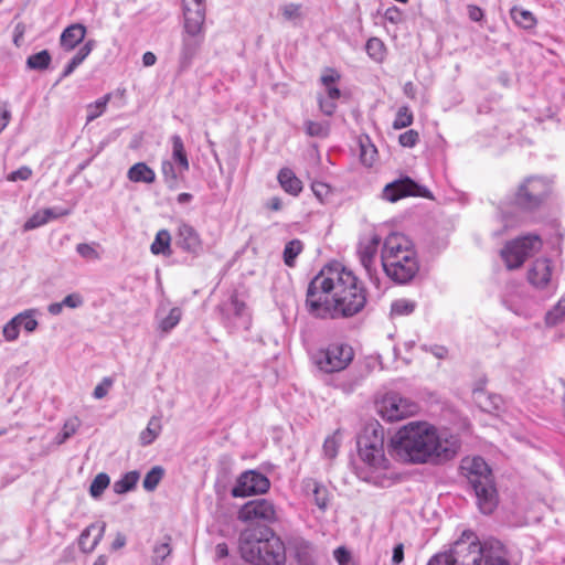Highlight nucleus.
Returning a JSON list of instances; mask_svg holds the SVG:
<instances>
[{
    "mask_svg": "<svg viewBox=\"0 0 565 565\" xmlns=\"http://www.w3.org/2000/svg\"><path fill=\"white\" fill-rule=\"evenodd\" d=\"M404 561V545L402 543L397 544L393 548L392 562L391 565H401Z\"/></svg>",
    "mask_w": 565,
    "mask_h": 565,
    "instance_id": "774afa93",
    "label": "nucleus"
},
{
    "mask_svg": "<svg viewBox=\"0 0 565 565\" xmlns=\"http://www.w3.org/2000/svg\"><path fill=\"white\" fill-rule=\"evenodd\" d=\"M512 20L523 29H532L536 24V19L534 14L525 9L514 7L511 10Z\"/></svg>",
    "mask_w": 565,
    "mask_h": 565,
    "instance_id": "7c9ffc66",
    "label": "nucleus"
},
{
    "mask_svg": "<svg viewBox=\"0 0 565 565\" xmlns=\"http://www.w3.org/2000/svg\"><path fill=\"white\" fill-rule=\"evenodd\" d=\"M353 349L344 343H332L312 355L313 363L326 373L344 370L353 360Z\"/></svg>",
    "mask_w": 565,
    "mask_h": 565,
    "instance_id": "9d476101",
    "label": "nucleus"
},
{
    "mask_svg": "<svg viewBox=\"0 0 565 565\" xmlns=\"http://www.w3.org/2000/svg\"><path fill=\"white\" fill-rule=\"evenodd\" d=\"M109 99L110 94H106L105 96L97 99L95 103H92L87 106V122L98 118L105 111Z\"/></svg>",
    "mask_w": 565,
    "mask_h": 565,
    "instance_id": "ea45409f",
    "label": "nucleus"
},
{
    "mask_svg": "<svg viewBox=\"0 0 565 565\" xmlns=\"http://www.w3.org/2000/svg\"><path fill=\"white\" fill-rule=\"evenodd\" d=\"M239 551L253 565H280L286 559L284 543L267 525L244 530L239 535Z\"/></svg>",
    "mask_w": 565,
    "mask_h": 565,
    "instance_id": "39448f33",
    "label": "nucleus"
},
{
    "mask_svg": "<svg viewBox=\"0 0 565 565\" xmlns=\"http://www.w3.org/2000/svg\"><path fill=\"white\" fill-rule=\"evenodd\" d=\"M170 242H171V236H170L169 231L160 230L157 233L154 241L152 242V244L150 246L151 253L154 255L170 254Z\"/></svg>",
    "mask_w": 565,
    "mask_h": 565,
    "instance_id": "c756f323",
    "label": "nucleus"
},
{
    "mask_svg": "<svg viewBox=\"0 0 565 565\" xmlns=\"http://www.w3.org/2000/svg\"><path fill=\"white\" fill-rule=\"evenodd\" d=\"M333 556L339 565H348L351 559L350 552L343 546L335 548Z\"/></svg>",
    "mask_w": 565,
    "mask_h": 565,
    "instance_id": "e2e57ef3",
    "label": "nucleus"
},
{
    "mask_svg": "<svg viewBox=\"0 0 565 565\" xmlns=\"http://www.w3.org/2000/svg\"><path fill=\"white\" fill-rule=\"evenodd\" d=\"M302 249H303V244L300 239L296 238V239L288 242L286 244V246L284 248V253H282L284 263L288 267H294L296 258L302 252Z\"/></svg>",
    "mask_w": 565,
    "mask_h": 565,
    "instance_id": "72a5a7b5",
    "label": "nucleus"
},
{
    "mask_svg": "<svg viewBox=\"0 0 565 565\" xmlns=\"http://www.w3.org/2000/svg\"><path fill=\"white\" fill-rule=\"evenodd\" d=\"M340 79V75L334 70L329 68L326 74H323L320 78L321 84L324 87H329L333 85L337 81Z\"/></svg>",
    "mask_w": 565,
    "mask_h": 565,
    "instance_id": "69168bd1",
    "label": "nucleus"
},
{
    "mask_svg": "<svg viewBox=\"0 0 565 565\" xmlns=\"http://www.w3.org/2000/svg\"><path fill=\"white\" fill-rule=\"evenodd\" d=\"M127 177L132 182L153 183L156 180L154 171L145 162H137L130 167Z\"/></svg>",
    "mask_w": 565,
    "mask_h": 565,
    "instance_id": "b1692460",
    "label": "nucleus"
},
{
    "mask_svg": "<svg viewBox=\"0 0 565 565\" xmlns=\"http://www.w3.org/2000/svg\"><path fill=\"white\" fill-rule=\"evenodd\" d=\"M110 483V478L107 473H98L90 483L89 493L93 498H99Z\"/></svg>",
    "mask_w": 565,
    "mask_h": 565,
    "instance_id": "58836bf2",
    "label": "nucleus"
},
{
    "mask_svg": "<svg viewBox=\"0 0 565 565\" xmlns=\"http://www.w3.org/2000/svg\"><path fill=\"white\" fill-rule=\"evenodd\" d=\"M356 445L362 463L356 467L358 477L369 483L383 487L384 471L390 466L384 452V428L379 423L367 425L358 437Z\"/></svg>",
    "mask_w": 565,
    "mask_h": 565,
    "instance_id": "20e7f679",
    "label": "nucleus"
},
{
    "mask_svg": "<svg viewBox=\"0 0 565 565\" xmlns=\"http://www.w3.org/2000/svg\"><path fill=\"white\" fill-rule=\"evenodd\" d=\"M427 565H511L505 546L497 539L480 541L471 530H465L449 551L434 555Z\"/></svg>",
    "mask_w": 565,
    "mask_h": 565,
    "instance_id": "7ed1b4c3",
    "label": "nucleus"
},
{
    "mask_svg": "<svg viewBox=\"0 0 565 565\" xmlns=\"http://www.w3.org/2000/svg\"><path fill=\"white\" fill-rule=\"evenodd\" d=\"M20 316H14L11 320H9L2 330L3 338L6 341L12 342L19 338L20 327L18 324Z\"/></svg>",
    "mask_w": 565,
    "mask_h": 565,
    "instance_id": "49530a36",
    "label": "nucleus"
},
{
    "mask_svg": "<svg viewBox=\"0 0 565 565\" xmlns=\"http://www.w3.org/2000/svg\"><path fill=\"white\" fill-rule=\"evenodd\" d=\"M181 317V309L178 307H173L172 309H170L168 316L160 320L159 328L167 333L171 331L180 322Z\"/></svg>",
    "mask_w": 565,
    "mask_h": 565,
    "instance_id": "a19ab883",
    "label": "nucleus"
},
{
    "mask_svg": "<svg viewBox=\"0 0 565 565\" xmlns=\"http://www.w3.org/2000/svg\"><path fill=\"white\" fill-rule=\"evenodd\" d=\"M204 21L200 12H195L194 17L184 19V31L179 54V67L181 71L190 67L202 46Z\"/></svg>",
    "mask_w": 565,
    "mask_h": 565,
    "instance_id": "1a4fd4ad",
    "label": "nucleus"
},
{
    "mask_svg": "<svg viewBox=\"0 0 565 565\" xmlns=\"http://www.w3.org/2000/svg\"><path fill=\"white\" fill-rule=\"evenodd\" d=\"M95 46L94 40H88L84 43L83 46L76 52V54L72 57L74 62H76L78 65H81L85 58L90 54Z\"/></svg>",
    "mask_w": 565,
    "mask_h": 565,
    "instance_id": "603ef678",
    "label": "nucleus"
},
{
    "mask_svg": "<svg viewBox=\"0 0 565 565\" xmlns=\"http://www.w3.org/2000/svg\"><path fill=\"white\" fill-rule=\"evenodd\" d=\"M398 141L403 147L413 148L419 141V134L414 129H409L399 135Z\"/></svg>",
    "mask_w": 565,
    "mask_h": 565,
    "instance_id": "8fccbe9b",
    "label": "nucleus"
},
{
    "mask_svg": "<svg viewBox=\"0 0 565 565\" xmlns=\"http://www.w3.org/2000/svg\"><path fill=\"white\" fill-rule=\"evenodd\" d=\"M565 315V298L564 301H559L553 310L546 315V322L548 324H555Z\"/></svg>",
    "mask_w": 565,
    "mask_h": 565,
    "instance_id": "864d4df0",
    "label": "nucleus"
},
{
    "mask_svg": "<svg viewBox=\"0 0 565 565\" xmlns=\"http://www.w3.org/2000/svg\"><path fill=\"white\" fill-rule=\"evenodd\" d=\"M542 245L539 235L529 234L505 244L501 250V257L508 269H516L523 265L525 259Z\"/></svg>",
    "mask_w": 565,
    "mask_h": 565,
    "instance_id": "f8f14e48",
    "label": "nucleus"
},
{
    "mask_svg": "<svg viewBox=\"0 0 565 565\" xmlns=\"http://www.w3.org/2000/svg\"><path fill=\"white\" fill-rule=\"evenodd\" d=\"M302 488L307 494L313 497L315 503L321 510H326L329 503L328 489L319 481L312 478L302 481Z\"/></svg>",
    "mask_w": 565,
    "mask_h": 565,
    "instance_id": "4be33fe9",
    "label": "nucleus"
},
{
    "mask_svg": "<svg viewBox=\"0 0 565 565\" xmlns=\"http://www.w3.org/2000/svg\"><path fill=\"white\" fill-rule=\"evenodd\" d=\"M281 13L287 20L300 17V6L296 3H288L281 8Z\"/></svg>",
    "mask_w": 565,
    "mask_h": 565,
    "instance_id": "052dcab7",
    "label": "nucleus"
},
{
    "mask_svg": "<svg viewBox=\"0 0 565 565\" xmlns=\"http://www.w3.org/2000/svg\"><path fill=\"white\" fill-rule=\"evenodd\" d=\"M360 149L361 162L366 167H372L377 154L375 146L370 142L369 138H366L365 141L360 140Z\"/></svg>",
    "mask_w": 565,
    "mask_h": 565,
    "instance_id": "e433bc0d",
    "label": "nucleus"
},
{
    "mask_svg": "<svg viewBox=\"0 0 565 565\" xmlns=\"http://www.w3.org/2000/svg\"><path fill=\"white\" fill-rule=\"evenodd\" d=\"M552 192L551 182L543 177H529L516 189L514 204L522 211L539 210Z\"/></svg>",
    "mask_w": 565,
    "mask_h": 565,
    "instance_id": "6e6552de",
    "label": "nucleus"
},
{
    "mask_svg": "<svg viewBox=\"0 0 565 565\" xmlns=\"http://www.w3.org/2000/svg\"><path fill=\"white\" fill-rule=\"evenodd\" d=\"M318 102H319V107L324 115H327V116L333 115V113L335 111V108H337V105L334 103L335 100L319 96Z\"/></svg>",
    "mask_w": 565,
    "mask_h": 565,
    "instance_id": "bf43d9fd",
    "label": "nucleus"
},
{
    "mask_svg": "<svg viewBox=\"0 0 565 565\" xmlns=\"http://www.w3.org/2000/svg\"><path fill=\"white\" fill-rule=\"evenodd\" d=\"M381 241L382 239L377 234H373L369 239L360 243L358 250L361 265L364 267L369 278L375 284L379 282L375 262Z\"/></svg>",
    "mask_w": 565,
    "mask_h": 565,
    "instance_id": "f3484780",
    "label": "nucleus"
},
{
    "mask_svg": "<svg viewBox=\"0 0 565 565\" xmlns=\"http://www.w3.org/2000/svg\"><path fill=\"white\" fill-rule=\"evenodd\" d=\"M467 10H468V17L471 21L479 22L484 17L483 10L481 8H479L478 6L469 4L467 7Z\"/></svg>",
    "mask_w": 565,
    "mask_h": 565,
    "instance_id": "338daca9",
    "label": "nucleus"
},
{
    "mask_svg": "<svg viewBox=\"0 0 565 565\" xmlns=\"http://www.w3.org/2000/svg\"><path fill=\"white\" fill-rule=\"evenodd\" d=\"M177 244L183 250L193 255H198L202 250V242L199 233L194 230L193 226L186 223H181L179 225Z\"/></svg>",
    "mask_w": 565,
    "mask_h": 565,
    "instance_id": "a211bd4d",
    "label": "nucleus"
},
{
    "mask_svg": "<svg viewBox=\"0 0 565 565\" xmlns=\"http://www.w3.org/2000/svg\"><path fill=\"white\" fill-rule=\"evenodd\" d=\"M416 309V302L409 299H397L394 300L391 305V316L392 317H403L409 316Z\"/></svg>",
    "mask_w": 565,
    "mask_h": 565,
    "instance_id": "f704fd0d",
    "label": "nucleus"
},
{
    "mask_svg": "<svg viewBox=\"0 0 565 565\" xmlns=\"http://www.w3.org/2000/svg\"><path fill=\"white\" fill-rule=\"evenodd\" d=\"M269 488L270 481L265 475L256 470H248L238 477L236 484L232 489V495L234 498H244L263 494L266 493Z\"/></svg>",
    "mask_w": 565,
    "mask_h": 565,
    "instance_id": "4468645a",
    "label": "nucleus"
},
{
    "mask_svg": "<svg viewBox=\"0 0 565 565\" xmlns=\"http://www.w3.org/2000/svg\"><path fill=\"white\" fill-rule=\"evenodd\" d=\"M139 477L140 475L136 470L125 473L120 479L114 482V492L117 494H122L131 491L132 489H135L139 480Z\"/></svg>",
    "mask_w": 565,
    "mask_h": 565,
    "instance_id": "cd10ccee",
    "label": "nucleus"
},
{
    "mask_svg": "<svg viewBox=\"0 0 565 565\" xmlns=\"http://www.w3.org/2000/svg\"><path fill=\"white\" fill-rule=\"evenodd\" d=\"M414 116L411 109L407 106H402L398 108L395 119L393 121L394 129H403L413 124Z\"/></svg>",
    "mask_w": 565,
    "mask_h": 565,
    "instance_id": "79ce46f5",
    "label": "nucleus"
},
{
    "mask_svg": "<svg viewBox=\"0 0 565 565\" xmlns=\"http://www.w3.org/2000/svg\"><path fill=\"white\" fill-rule=\"evenodd\" d=\"M161 173L168 189L177 190L179 188V179L183 174L179 171V166L175 167L171 160H162Z\"/></svg>",
    "mask_w": 565,
    "mask_h": 565,
    "instance_id": "a878e982",
    "label": "nucleus"
},
{
    "mask_svg": "<svg viewBox=\"0 0 565 565\" xmlns=\"http://www.w3.org/2000/svg\"><path fill=\"white\" fill-rule=\"evenodd\" d=\"M305 130L310 137L323 138L328 136L329 128L326 124L307 120L305 122Z\"/></svg>",
    "mask_w": 565,
    "mask_h": 565,
    "instance_id": "de8ad7c7",
    "label": "nucleus"
},
{
    "mask_svg": "<svg viewBox=\"0 0 565 565\" xmlns=\"http://www.w3.org/2000/svg\"><path fill=\"white\" fill-rule=\"evenodd\" d=\"M238 519L243 522L273 523L277 520L274 503L267 499H255L246 502L238 511Z\"/></svg>",
    "mask_w": 565,
    "mask_h": 565,
    "instance_id": "2eb2a0df",
    "label": "nucleus"
},
{
    "mask_svg": "<svg viewBox=\"0 0 565 565\" xmlns=\"http://www.w3.org/2000/svg\"><path fill=\"white\" fill-rule=\"evenodd\" d=\"M52 56L47 50H42L35 54L28 56L26 67L33 71H45L49 68Z\"/></svg>",
    "mask_w": 565,
    "mask_h": 565,
    "instance_id": "c85d7f7f",
    "label": "nucleus"
},
{
    "mask_svg": "<svg viewBox=\"0 0 565 565\" xmlns=\"http://www.w3.org/2000/svg\"><path fill=\"white\" fill-rule=\"evenodd\" d=\"M79 420L77 417L71 418L65 422L61 433L56 436V443L58 445L64 444L68 438H71L78 429Z\"/></svg>",
    "mask_w": 565,
    "mask_h": 565,
    "instance_id": "a18cd8bd",
    "label": "nucleus"
},
{
    "mask_svg": "<svg viewBox=\"0 0 565 565\" xmlns=\"http://www.w3.org/2000/svg\"><path fill=\"white\" fill-rule=\"evenodd\" d=\"M366 305V289L351 271L337 265L322 270L309 284L306 306L316 318L353 317Z\"/></svg>",
    "mask_w": 565,
    "mask_h": 565,
    "instance_id": "f257e3e1",
    "label": "nucleus"
},
{
    "mask_svg": "<svg viewBox=\"0 0 565 565\" xmlns=\"http://www.w3.org/2000/svg\"><path fill=\"white\" fill-rule=\"evenodd\" d=\"M460 472L475 491L477 503L483 514H491L499 498L491 468L483 458L466 457L461 460Z\"/></svg>",
    "mask_w": 565,
    "mask_h": 565,
    "instance_id": "0eeeda50",
    "label": "nucleus"
},
{
    "mask_svg": "<svg viewBox=\"0 0 565 565\" xmlns=\"http://www.w3.org/2000/svg\"><path fill=\"white\" fill-rule=\"evenodd\" d=\"M52 216H53V212L51 209H46L44 211L43 215L36 213L25 222L24 230L28 231V230H33L35 227H39V226L45 224Z\"/></svg>",
    "mask_w": 565,
    "mask_h": 565,
    "instance_id": "09e8293b",
    "label": "nucleus"
},
{
    "mask_svg": "<svg viewBox=\"0 0 565 565\" xmlns=\"http://www.w3.org/2000/svg\"><path fill=\"white\" fill-rule=\"evenodd\" d=\"M184 19L194 17L195 12H200L202 14L203 20H205V2L204 0H182Z\"/></svg>",
    "mask_w": 565,
    "mask_h": 565,
    "instance_id": "c03bdc74",
    "label": "nucleus"
},
{
    "mask_svg": "<svg viewBox=\"0 0 565 565\" xmlns=\"http://www.w3.org/2000/svg\"><path fill=\"white\" fill-rule=\"evenodd\" d=\"M458 444L443 439L437 429L425 422H411L391 438L390 454L403 463H439L454 458Z\"/></svg>",
    "mask_w": 565,
    "mask_h": 565,
    "instance_id": "f03ea898",
    "label": "nucleus"
},
{
    "mask_svg": "<svg viewBox=\"0 0 565 565\" xmlns=\"http://www.w3.org/2000/svg\"><path fill=\"white\" fill-rule=\"evenodd\" d=\"M338 448L339 441L334 435L326 438L323 443V452L326 457L333 459L338 455Z\"/></svg>",
    "mask_w": 565,
    "mask_h": 565,
    "instance_id": "3c124183",
    "label": "nucleus"
},
{
    "mask_svg": "<svg viewBox=\"0 0 565 565\" xmlns=\"http://www.w3.org/2000/svg\"><path fill=\"white\" fill-rule=\"evenodd\" d=\"M62 301L64 303V307H68L72 309L81 307L84 302L83 297L76 292L67 295Z\"/></svg>",
    "mask_w": 565,
    "mask_h": 565,
    "instance_id": "0e129e2a",
    "label": "nucleus"
},
{
    "mask_svg": "<svg viewBox=\"0 0 565 565\" xmlns=\"http://www.w3.org/2000/svg\"><path fill=\"white\" fill-rule=\"evenodd\" d=\"M406 196H420L433 199L430 191L415 182L409 177L397 179L385 185L383 198L390 202H396Z\"/></svg>",
    "mask_w": 565,
    "mask_h": 565,
    "instance_id": "ddd939ff",
    "label": "nucleus"
},
{
    "mask_svg": "<svg viewBox=\"0 0 565 565\" xmlns=\"http://www.w3.org/2000/svg\"><path fill=\"white\" fill-rule=\"evenodd\" d=\"M171 536L170 535H166L164 536V541L162 543H157L154 546H153V550H152V564L153 565H163L166 559L170 556V554L172 553V547H171Z\"/></svg>",
    "mask_w": 565,
    "mask_h": 565,
    "instance_id": "2f4dec72",
    "label": "nucleus"
},
{
    "mask_svg": "<svg viewBox=\"0 0 565 565\" xmlns=\"http://www.w3.org/2000/svg\"><path fill=\"white\" fill-rule=\"evenodd\" d=\"M35 310L34 309H28L23 312H20L18 316H20L19 319V327L23 328L26 332L31 333L36 330L39 322L36 319H34Z\"/></svg>",
    "mask_w": 565,
    "mask_h": 565,
    "instance_id": "37998d69",
    "label": "nucleus"
},
{
    "mask_svg": "<svg viewBox=\"0 0 565 565\" xmlns=\"http://www.w3.org/2000/svg\"><path fill=\"white\" fill-rule=\"evenodd\" d=\"M552 265L547 258L536 259L527 273L529 282L536 288H544L551 280Z\"/></svg>",
    "mask_w": 565,
    "mask_h": 565,
    "instance_id": "aec40b11",
    "label": "nucleus"
},
{
    "mask_svg": "<svg viewBox=\"0 0 565 565\" xmlns=\"http://www.w3.org/2000/svg\"><path fill=\"white\" fill-rule=\"evenodd\" d=\"M416 409L417 406L414 403L396 393H391L384 396L380 413L388 422H396L414 414Z\"/></svg>",
    "mask_w": 565,
    "mask_h": 565,
    "instance_id": "dca6fc26",
    "label": "nucleus"
},
{
    "mask_svg": "<svg viewBox=\"0 0 565 565\" xmlns=\"http://www.w3.org/2000/svg\"><path fill=\"white\" fill-rule=\"evenodd\" d=\"M215 311L218 313L222 324L230 331L249 328L250 315L246 303L238 298L236 292H232L227 299L223 300Z\"/></svg>",
    "mask_w": 565,
    "mask_h": 565,
    "instance_id": "9b49d317",
    "label": "nucleus"
},
{
    "mask_svg": "<svg viewBox=\"0 0 565 565\" xmlns=\"http://www.w3.org/2000/svg\"><path fill=\"white\" fill-rule=\"evenodd\" d=\"M11 119V111L9 109L8 103H2L0 105V132L3 131L9 125Z\"/></svg>",
    "mask_w": 565,
    "mask_h": 565,
    "instance_id": "680f3d73",
    "label": "nucleus"
},
{
    "mask_svg": "<svg viewBox=\"0 0 565 565\" xmlns=\"http://www.w3.org/2000/svg\"><path fill=\"white\" fill-rule=\"evenodd\" d=\"M106 530V523H92L78 537V545L83 553H92L102 541Z\"/></svg>",
    "mask_w": 565,
    "mask_h": 565,
    "instance_id": "6ab92c4d",
    "label": "nucleus"
},
{
    "mask_svg": "<svg viewBox=\"0 0 565 565\" xmlns=\"http://www.w3.org/2000/svg\"><path fill=\"white\" fill-rule=\"evenodd\" d=\"M365 50L367 55L375 62H382L385 56L384 43L377 38H371L367 40Z\"/></svg>",
    "mask_w": 565,
    "mask_h": 565,
    "instance_id": "4c0bfd02",
    "label": "nucleus"
},
{
    "mask_svg": "<svg viewBox=\"0 0 565 565\" xmlns=\"http://www.w3.org/2000/svg\"><path fill=\"white\" fill-rule=\"evenodd\" d=\"M311 190L320 202H323L330 194V186L323 182H313L311 184Z\"/></svg>",
    "mask_w": 565,
    "mask_h": 565,
    "instance_id": "13d9d810",
    "label": "nucleus"
},
{
    "mask_svg": "<svg viewBox=\"0 0 565 565\" xmlns=\"http://www.w3.org/2000/svg\"><path fill=\"white\" fill-rule=\"evenodd\" d=\"M86 35V26L82 23H73L64 29L60 38L63 50L70 52L82 43Z\"/></svg>",
    "mask_w": 565,
    "mask_h": 565,
    "instance_id": "412c9836",
    "label": "nucleus"
},
{
    "mask_svg": "<svg viewBox=\"0 0 565 565\" xmlns=\"http://www.w3.org/2000/svg\"><path fill=\"white\" fill-rule=\"evenodd\" d=\"M164 476V469L161 466L152 467L145 476L142 486L146 491H153Z\"/></svg>",
    "mask_w": 565,
    "mask_h": 565,
    "instance_id": "c9c22d12",
    "label": "nucleus"
},
{
    "mask_svg": "<svg viewBox=\"0 0 565 565\" xmlns=\"http://www.w3.org/2000/svg\"><path fill=\"white\" fill-rule=\"evenodd\" d=\"M31 175H32V170L29 167L23 166V167L19 168L18 170L9 173L7 177V180L11 181V182H15L18 180L25 181V180H29Z\"/></svg>",
    "mask_w": 565,
    "mask_h": 565,
    "instance_id": "4d7b16f0",
    "label": "nucleus"
},
{
    "mask_svg": "<svg viewBox=\"0 0 565 565\" xmlns=\"http://www.w3.org/2000/svg\"><path fill=\"white\" fill-rule=\"evenodd\" d=\"M477 398L481 409L488 413L500 409L502 405V398L497 394H486L484 392H479L477 394Z\"/></svg>",
    "mask_w": 565,
    "mask_h": 565,
    "instance_id": "473e14b6",
    "label": "nucleus"
},
{
    "mask_svg": "<svg viewBox=\"0 0 565 565\" xmlns=\"http://www.w3.org/2000/svg\"><path fill=\"white\" fill-rule=\"evenodd\" d=\"M111 386L113 380L110 377H104L102 382L94 388L93 396L96 399L105 397Z\"/></svg>",
    "mask_w": 565,
    "mask_h": 565,
    "instance_id": "6e6d98bb",
    "label": "nucleus"
},
{
    "mask_svg": "<svg viewBox=\"0 0 565 565\" xmlns=\"http://www.w3.org/2000/svg\"><path fill=\"white\" fill-rule=\"evenodd\" d=\"M381 263L386 276L397 284H407L419 270L416 252L403 234L388 235L381 253Z\"/></svg>",
    "mask_w": 565,
    "mask_h": 565,
    "instance_id": "423d86ee",
    "label": "nucleus"
},
{
    "mask_svg": "<svg viewBox=\"0 0 565 565\" xmlns=\"http://www.w3.org/2000/svg\"><path fill=\"white\" fill-rule=\"evenodd\" d=\"M172 142V158L173 161L179 166V171L184 173L189 170L190 163L185 152L184 143L179 135L171 137Z\"/></svg>",
    "mask_w": 565,
    "mask_h": 565,
    "instance_id": "393cba45",
    "label": "nucleus"
},
{
    "mask_svg": "<svg viewBox=\"0 0 565 565\" xmlns=\"http://www.w3.org/2000/svg\"><path fill=\"white\" fill-rule=\"evenodd\" d=\"M277 179L284 191L290 195L297 196L302 191L301 180L289 168L280 169Z\"/></svg>",
    "mask_w": 565,
    "mask_h": 565,
    "instance_id": "5701e85b",
    "label": "nucleus"
},
{
    "mask_svg": "<svg viewBox=\"0 0 565 565\" xmlns=\"http://www.w3.org/2000/svg\"><path fill=\"white\" fill-rule=\"evenodd\" d=\"M162 426L159 417H151L147 427L140 433L139 440L142 446L152 444L161 433Z\"/></svg>",
    "mask_w": 565,
    "mask_h": 565,
    "instance_id": "bb28decb",
    "label": "nucleus"
},
{
    "mask_svg": "<svg viewBox=\"0 0 565 565\" xmlns=\"http://www.w3.org/2000/svg\"><path fill=\"white\" fill-rule=\"evenodd\" d=\"M76 252L78 253V255H81L83 258H86V259H98L99 258L98 252L94 248L93 245L87 244V243L78 244L76 246Z\"/></svg>",
    "mask_w": 565,
    "mask_h": 565,
    "instance_id": "5fc2aeb1",
    "label": "nucleus"
}]
</instances>
